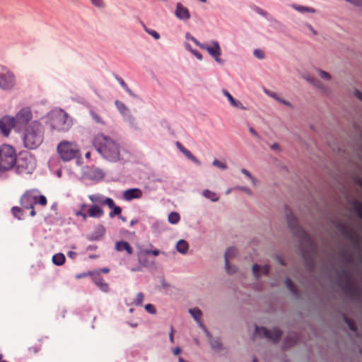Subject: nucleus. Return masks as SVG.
Masks as SVG:
<instances>
[{
    "label": "nucleus",
    "mask_w": 362,
    "mask_h": 362,
    "mask_svg": "<svg viewBox=\"0 0 362 362\" xmlns=\"http://www.w3.org/2000/svg\"><path fill=\"white\" fill-rule=\"evenodd\" d=\"M88 197L91 202V204L82 203L79 209L75 211V216L81 217L83 221H87L88 218H101L105 214L102 206L111 204L112 198L106 197L101 194H90Z\"/></svg>",
    "instance_id": "obj_1"
},
{
    "label": "nucleus",
    "mask_w": 362,
    "mask_h": 362,
    "mask_svg": "<svg viewBox=\"0 0 362 362\" xmlns=\"http://www.w3.org/2000/svg\"><path fill=\"white\" fill-rule=\"evenodd\" d=\"M96 151L106 160L117 161L120 156L119 144L110 137L103 134L96 135L93 140Z\"/></svg>",
    "instance_id": "obj_2"
},
{
    "label": "nucleus",
    "mask_w": 362,
    "mask_h": 362,
    "mask_svg": "<svg viewBox=\"0 0 362 362\" xmlns=\"http://www.w3.org/2000/svg\"><path fill=\"white\" fill-rule=\"evenodd\" d=\"M44 128L38 121H33L25 127L22 141L25 148L28 149H36L43 142Z\"/></svg>",
    "instance_id": "obj_3"
},
{
    "label": "nucleus",
    "mask_w": 362,
    "mask_h": 362,
    "mask_svg": "<svg viewBox=\"0 0 362 362\" xmlns=\"http://www.w3.org/2000/svg\"><path fill=\"white\" fill-rule=\"evenodd\" d=\"M17 163L16 149L11 145L4 144L0 146V173L13 169Z\"/></svg>",
    "instance_id": "obj_4"
},
{
    "label": "nucleus",
    "mask_w": 362,
    "mask_h": 362,
    "mask_svg": "<svg viewBox=\"0 0 362 362\" xmlns=\"http://www.w3.org/2000/svg\"><path fill=\"white\" fill-rule=\"evenodd\" d=\"M286 218L288 226L291 230L293 235L299 239L301 244H305L310 247L309 249L313 248V241L309 235L305 231L298 223L296 218L291 212L286 214Z\"/></svg>",
    "instance_id": "obj_5"
},
{
    "label": "nucleus",
    "mask_w": 362,
    "mask_h": 362,
    "mask_svg": "<svg viewBox=\"0 0 362 362\" xmlns=\"http://www.w3.org/2000/svg\"><path fill=\"white\" fill-rule=\"evenodd\" d=\"M57 153L64 161H69L80 154L78 144L74 141H62L57 145Z\"/></svg>",
    "instance_id": "obj_6"
},
{
    "label": "nucleus",
    "mask_w": 362,
    "mask_h": 362,
    "mask_svg": "<svg viewBox=\"0 0 362 362\" xmlns=\"http://www.w3.org/2000/svg\"><path fill=\"white\" fill-rule=\"evenodd\" d=\"M50 124L52 129L58 132H67L72 124L68 115L62 110L52 114Z\"/></svg>",
    "instance_id": "obj_7"
},
{
    "label": "nucleus",
    "mask_w": 362,
    "mask_h": 362,
    "mask_svg": "<svg viewBox=\"0 0 362 362\" xmlns=\"http://www.w3.org/2000/svg\"><path fill=\"white\" fill-rule=\"evenodd\" d=\"M16 166L18 174H30L35 168V161L33 156L25 154L17 160Z\"/></svg>",
    "instance_id": "obj_8"
},
{
    "label": "nucleus",
    "mask_w": 362,
    "mask_h": 362,
    "mask_svg": "<svg viewBox=\"0 0 362 362\" xmlns=\"http://www.w3.org/2000/svg\"><path fill=\"white\" fill-rule=\"evenodd\" d=\"M16 85V78L12 71L5 66H0V88L11 90Z\"/></svg>",
    "instance_id": "obj_9"
},
{
    "label": "nucleus",
    "mask_w": 362,
    "mask_h": 362,
    "mask_svg": "<svg viewBox=\"0 0 362 362\" xmlns=\"http://www.w3.org/2000/svg\"><path fill=\"white\" fill-rule=\"evenodd\" d=\"M337 228L345 239L354 245L358 243V234L351 223H340L338 225Z\"/></svg>",
    "instance_id": "obj_10"
},
{
    "label": "nucleus",
    "mask_w": 362,
    "mask_h": 362,
    "mask_svg": "<svg viewBox=\"0 0 362 362\" xmlns=\"http://www.w3.org/2000/svg\"><path fill=\"white\" fill-rule=\"evenodd\" d=\"M255 334L260 337H264L274 342L278 341L281 337V332L278 328L267 329L263 327H255Z\"/></svg>",
    "instance_id": "obj_11"
},
{
    "label": "nucleus",
    "mask_w": 362,
    "mask_h": 362,
    "mask_svg": "<svg viewBox=\"0 0 362 362\" xmlns=\"http://www.w3.org/2000/svg\"><path fill=\"white\" fill-rule=\"evenodd\" d=\"M38 197V191L31 189L26 191L21 198V205L27 209H33L37 203Z\"/></svg>",
    "instance_id": "obj_12"
},
{
    "label": "nucleus",
    "mask_w": 362,
    "mask_h": 362,
    "mask_svg": "<svg viewBox=\"0 0 362 362\" xmlns=\"http://www.w3.org/2000/svg\"><path fill=\"white\" fill-rule=\"evenodd\" d=\"M204 50L207 52L214 58V59L218 64H222L224 60L221 58L222 54L221 48L218 41L212 40L209 45H205Z\"/></svg>",
    "instance_id": "obj_13"
},
{
    "label": "nucleus",
    "mask_w": 362,
    "mask_h": 362,
    "mask_svg": "<svg viewBox=\"0 0 362 362\" xmlns=\"http://www.w3.org/2000/svg\"><path fill=\"white\" fill-rule=\"evenodd\" d=\"M159 253L160 250H139L137 255L139 262L141 264L147 266L153 262V259Z\"/></svg>",
    "instance_id": "obj_14"
},
{
    "label": "nucleus",
    "mask_w": 362,
    "mask_h": 362,
    "mask_svg": "<svg viewBox=\"0 0 362 362\" xmlns=\"http://www.w3.org/2000/svg\"><path fill=\"white\" fill-rule=\"evenodd\" d=\"M16 126L14 117L4 116L0 119V131L5 136H8L11 129Z\"/></svg>",
    "instance_id": "obj_15"
},
{
    "label": "nucleus",
    "mask_w": 362,
    "mask_h": 362,
    "mask_svg": "<svg viewBox=\"0 0 362 362\" xmlns=\"http://www.w3.org/2000/svg\"><path fill=\"white\" fill-rule=\"evenodd\" d=\"M33 115L31 110L28 107L21 109L16 115L15 122L16 126L24 125L28 123L32 119Z\"/></svg>",
    "instance_id": "obj_16"
},
{
    "label": "nucleus",
    "mask_w": 362,
    "mask_h": 362,
    "mask_svg": "<svg viewBox=\"0 0 362 362\" xmlns=\"http://www.w3.org/2000/svg\"><path fill=\"white\" fill-rule=\"evenodd\" d=\"M174 13L177 18L182 21H187L191 18L189 9L180 2L176 4Z\"/></svg>",
    "instance_id": "obj_17"
},
{
    "label": "nucleus",
    "mask_w": 362,
    "mask_h": 362,
    "mask_svg": "<svg viewBox=\"0 0 362 362\" xmlns=\"http://www.w3.org/2000/svg\"><path fill=\"white\" fill-rule=\"evenodd\" d=\"M94 284L103 291L107 292L108 291L109 286L108 284L105 281V280L101 277L99 272H93V274L91 277Z\"/></svg>",
    "instance_id": "obj_18"
},
{
    "label": "nucleus",
    "mask_w": 362,
    "mask_h": 362,
    "mask_svg": "<svg viewBox=\"0 0 362 362\" xmlns=\"http://www.w3.org/2000/svg\"><path fill=\"white\" fill-rule=\"evenodd\" d=\"M141 197L142 192L138 188L129 189L123 192V198L127 201H131L134 199H139Z\"/></svg>",
    "instance_id": "obj_19"
},
{
    "label": "nucleus",
    "mask_w": 362,
    "mask_h": 362,
    "mask_svg": "<svg viewBox=\"0 0 362 362\" xmlns=\"http://www.w3.org/2000/svg\"><path fill=\"white\" fill-rule=\"evenodd\" d=\"M87 176L92 180H101L104 177L103 172L97 168H88L86 171Z\"/></svg>",
    "instance_id": "obj_20"
},
{
    "label": "nucleus",
    "mask_w": 362,
    "mask_h": 362,
    "mask_svg": "<svg viewBox=\"0 0 362 362\" xmlns=\"http://www.w3.org/2000/svg\"><path fill=\"white\" fill-rule=\"evenodd\" d=\"M234 251L235 250H226L224 255L226 270L228 274H234L236 272V267L235 266H231L229 263Z\"/></svg>",
    "instance_id": "obj_21"
},
{
    "label": "nucleus",
    "mask_w": 362,
    "mask_h": 362,
    "mask_svg": "<svg viewBox=\"0 0 362 362\" xmlns=\"http://www.w3.org/2000/svg\"><path fill=\"white\" fill-rule=\"evenodd\" d=\"M189 312L192 315L193 318L199 323V326L205 331V332L209 337L208 331L206 330L205 326L203 325V323L201 320V317L202 315V311L199 309L195 308L189 309Z\"/></svg>",
    "instance_id": "obj_22"
},
{
    "label": "nucleus",
    "mask_w": 362,
    "mask_h": 362,
    "mask_svg": "<svg viewBox=\"0 0 362 362\" xmlns=\"http://www.w3.org/2000/svg\"><path fill=\"white\" fill-rule=\"evenodd\" d=\"M344 274L345 276L346 279H345L344 282L342 283L341 288L345 293H349L354 289L353 285L351 283V276H350V274H349V272H345V271L344 272Z\"/></svg>",
    "instance_id": "obj_23"
},
{
    "label": "nucleus",
    "mask_w": 362,
    "mask_h": 362,
    "mask_svg": "<svg viewBox=\"0 0 362 362\" xmlns=\"http://www.w3.org/2000/svg\"><path fill=\"white\" fill-rule=\"evenodd\" d=\"M351 209L356 215L362 220V202L354 199L350 202Z\"/></svg>",
    "instance_id": "obj_24"
},
{
    "label": "nucleus",
    "mask_w": 362,
    "mask_h": 362,
    "mask_svg": "<svg viewBox=\"0 0 362 362\" xmlns=\"http://www.w3.org/2000/svg\"><path fill=\"white\" fill-rule=\"evenodd\" d=\"M115 104L119 111V112L124 116L127 117H132V115L130 112L129 109L122 102L119 100H116Z\"/></svg>",
    "instance_id": "obj_25"
},
{
    "label": "nucleus",
    "mask_w": 362,
    "mask_h": 362,
    "mask_svg": "<svg viewBox=\"0 0 362 362\" xmlns=\"http://www.w3.org/2000/svg\"><path fill=\"white\" fill-rule=\"evenodd\" d=\"M106 206H107L110 209H112V211L109 214V216L110 218H113L116 216L120 215V214L122 212V209L119 206H116V204L112 199V204H107Z\"/></svg>",
    "instance_id": "obj_26"
},
{
    "label": "nucleus",
    "mask_w": 362,
    "mask_h": 362,
    "mask_svg": "<svg viewBox=\"0 0 362 362\" xmlns=\"http://www.w3.org/2000/svg\"><path fill=\"white\" fill-rule=\"evenodd\" d=\"M262 269V272L267 275L269 274V267L268 265H264L263 266L262 268L258 265V264H254L253 267H252V272H253V274L254 275L256 276V277H259V270Z\"/></svg>",
    "instance_id": "obj_27"
},
{
    "label": "nucleus",
    "mask_w": 362,
    "mask_h": 362,
    "mask_svg": "<svg viewBox=\"0 0 362 362\" xmlns=\"http://www.w3.org/2000/svg\"><path fill=\"white\" fill-rule=\"evenodd\" d=\"M52 262L58 266L62 265L65 262V256L61 252L57 253L52 257Z\"/></svg>",
    "instance_id": "obj_28"
},
{
    "label": "nucleus",
    "mask_w": 362,
    "mask_h": 362,
    "mask_svg": "<svg viewBox=\"0 0 362 362\" xmlns=\"http://www.w3.org/2000/svg\"><path fill=\"white\" fill-rule=\"evenodd\" d=\"M202 194L204 197L210 199L212 202H217L218 200V195L215 192H211L209 189L204 190Z\"/></svg>",
    "instance_id": "obj_29"
},
{
    "label": "nucleus",
    "mask_w": 362,
    "mask_h": 362,
    "mask_svg": "<svg viewBox=\"0 0 362 362\" xmlns=\"http://www.w3.org/2000/svg\"><path fill=\"white\" fill-rule=\"evenodd\" d=\"M168 221L172 224L177 223L180 220V216L177 212H171L168 215Z\"/></svg>",
    "instance_id": "obj_30"
},
{
    "label": "nucleus",
    "mask_w": 362,
    "mask_h": 362,
    "mask_svg": "<svg viewBox=\"0 0 362 362\" xmlns=\"http://www.w3.org/2000/svg\"><path fill=\"white\" fill-rule=\"evenodd\" d=\"M105 232V229L103 227V226L99 225L97 227L96 230H95V233H97V235H91V237L90 238V239L97 240L99 238L102 237L104 235Z\"/></svg>",
    "instance_id": "obj_31"
},
{
    "label": "nucleus",
    "mask_w": 362,
    "mask_h": 362,
    "mask_svg": "<svg viewBox=\"0 0 362 362\" xmlns=\"http://www.w3.org/2000/svg\"><path fill=\"white\" fill-rule=\"evenodd\" d=\"M183 154L195 164L198 165L202 164L201 161L197 158H196L189 150L187 149L185 151Z\"/></svg>",
    "instance_id": "obj_32"
},
{
    "label": "nucleus",
    "mask_w": 362,
    "mask_h": 362,
    "mask_svg": "<svg viewBox=\"0 0 362 362\" xmlns=\"http://www.w3.org/2000/svg\"><path fill=\"white\" fill-rule=\"evenodd\" d=\"M285 283L286 287L290 291H291L293 294H297L298 291L296 286L289 278L286 279Z\"/></svg>",
    "instance_id": "obj_33"
},
{
    "label": "nucleus",
    "mask_w": 362,
    "mask_h": 362,
    "mask_svg": "<svg viewBox=\"0 0 362 362\" xmlns=\"http://www.w3.org/2000/svg\"><path fill=\"white\" fill-rule=\"evenodd\" d=\"M116 79L117 81L119 82V83L121 85V86L130 95H132L134 96V94L133 93V92L132 91V90H130L128 87V86L127 85V83H125V81L119 76H116Z\"/></svg>",
    "instance_id": "obj_34"
},
{
    "label": "nucleus",
    "mask_w": 362,
    "mask_h": 362,
    "mask_svg": "<svg viewBox=\"0 0 362 362\" xmlns=\"http://www.w3.org/2000/svg\"><path fill=\"white\" fill-rule=\"evenodd\" d=\"M11 212L13 216L18 219H21L22 216L23 215L22 209L18 206H13L11 209Z\"/></svg>",
    "instance_id": "obj_35"
},
{
    "label": "nucleus",
    "mask_w": 362,
    "mask_h": 362,
    "mask_svg": "<svg viewBox=\"0 0 362 362\" xmlns=\"http://www.w3.org/2000/svg\"><path fill=\"white\" fill-rule=\"evenodd\" d=\"M293 8L296 10H297L301 13H304V12L314 13L315 12V10L310 7H305V6H293Z\"/></svg>",
    "instance_id": "obj_36"
},
{
    "label": "nucleus",
    "mask_w": 362,
    "mask_h": 362,
    "mask_svg": "<svg viewBox=\"0 0 362 362\" xmlns=\"http://www.w3.org/2000/svg\"><path fill=\"white\" fill-rule=\"evenodd\" d=\"M144 30L148 33L150 35H151L154 39L156 40H158L160 39V35L158 32H156V30H151L149 28H148L145 25H144Z\"/></svg>",
    "instance_id": "obj_37"
},
{
    "label": "nucleus",
    "mask_w": 362,
    "mask_h": 362,
    "mask_svg": "<svg viewBox=\"0 0 362 362\" xmlns=\"http://www.w3.org/2000/svg\"><path fill=\"white\" fill-rule=\"evenodd\" d=\"M241 172L251 180L253 185H257V180L250 174L247 170L243 168L241 169Z\"/></svg>",
    "instance_id": "obj_38"
},
{
    "label": "nucleus",
    "mask_w": 362,
    "mask_h": 362,
    "mask_svg": "<svg viewBox=\"0 0 362 362\" xmlns=\"http://www.w3.org/2000/svg\"><path fill=\"white\" fill-rule=\"evenodd\" d=\"M210 344L211 347L216 350H218L221 347V344L218 338L210 339Z\"/></svg>",
    "instance_id": "obj_39"
},
{
    "label": "nucleus",
    "mask_w": 362,
    "mask_h": 362,
    "mask_svg": "<svg viewBox=\"0 0 362 362\" xmlns=\"http://www.w3.org/2000/svg\"><path fill=\"white\" fill-rule=\"evenodd\" d=\"M115 247V249H132L130 245L125 241L117 242Z\"/></svg>",
    "instance_id": "obj_40"
},
{
    "label": "nucleus",
    "mask_w": 362,
    "mask_h": 362,
    "mask_svg": "<svg viewBox=\"0 0 362 362\" xmlns=\"http://www.w3.org/2000/svg\"><path fill=\"white\" fill-rule=\"evenodd\" d=\"M91 4L98 8H104L106 6L103 0H90Z\"/></svg>",
    "instance_id": "obj_41"
},
{
    "label": "nucleus",
    "mask_w": 362,
    "mask_h": 362,
    "mask_svg": "<svg viewBox=\"0 0 362 362\" xmlns=\"http://www.w3.org/2000/svg\"><path fill=\"white\" fill-rule=\"evenodd\" d=\"M189 245L185 240H180L177 243L176 249H188Z\"/></svg>",
    "instance_id": "obj_42"
},
{
    "label": "nucleus",
    "mask_w": 362,
    "mask_h": 362,
    "mask_svg": "<svg viewBox=\"0 0 362 362\" xmlns=\"http://www.w3.org/2000/svg\"><path fill=\"white\" fill-rule=\"evenodd\" d=\"M213 165H214L216 168H218L221 170H226L227 169V165L224 163L221 162L220 160L215 159L213 161Z\"/></svg>",
    "instance_id": "obj_43"
},
{
    "label": "nucleus",
    "mask_w": 362,
    "mask_h": 362,
    "mask_svg": "<svg viewBox=\"0 0 362 362\" xmlns=\"http://www.w3.org/2000/svg\"><path fill=\"white\" fill-rule=\"evenodd\" d=\"M253 54L256 58L259 59H262L265 57L264 52L259 49H255Z\"/></svg>",
    "instance_id": "obj_44"
},
{
    "label": "nucleus",
    "mask_w": 362,
    "mask_h": 362,
    "mask_svg": "<svg viewBox=\"0 0 362 362\" xmlns=\"http://www.w3.org/2000/svg\"><path fill=\"white\" fill-rule=\"evenodd\" d=\"M37 203H38L41 206H46L47 204V198L44 195H40L38 194Z\"/></svg>",
    "instance_id": "obj_45"
},
{
    "label": "nucleus",
    "mask_w": 362,
    "mask_h": 362,
    "mask_svg": "<svg viewBox=\"0 0 362 362\" xmlns=\"http://www.w3.org/2000/svg\"><path fill=\"white\" fill-rule=\"evenodd\" d=\"M144 294L142 293H139L136 295V300H135V304L136 305H141L142 303H143V300H144Z\"/></svg>",
    "instance_id": "obj_46"
},
{
    "label": "nucleus",
    "mask_w": 362,
    "mask_h": 362,
    "mask_svg": "<svg viewBox=\"0 0 362 362\" xmlns=\"http://www.w3.org/2000/svg\"><path fill=\"white\" fill-rule=\"evenodd\" d=\"M93 274V272H83L81 274H78L76 275V279H80L85 278L87 276L92 277Z\"/></svg>",
    "instance_id": "obj_47"
},
{
    "label": "nucleus",
    "mask_w": 362,
    "mask_h": 362,
    "mask_svg": "<svg viewBox=\"0 0 362 362\" xmlns=\"http://www.w3.org/2000/svg\"><path fill=\"white\" fill-rule=\"evenodd\" d=\"M90 114L92 117V118L97 122V123H103V120L101 119V117L97 114L95 113L94 111L91 110L90 112Z\"/></svg>",
    "instance_id": "obj_48"
},
{
    "label": "nucleus",
    "mask_w": 362,
    "mask_h": 362,
    "mask_svg": "<svg viewBox=\"0 0 362 362\" xmlns=\"http://www.w3.org/2000/svg\"><path fill=\"white\" fill-rule=\"evenodd\" d=\"M318 74H319V76L322 78V79H325V80H329L331 76L329 75V73L325 71H322V70H319L318 71Z\"/></svg>",
    "instance_id": "obj_49"
},
{
    "label": "nucleus",
    "mask_w": 362,
    "mask_h": 362,
    "mask_svg": "<svg viewBox=\"0 0 362 362\" xmlns=\"http://www.w3.org/2000/svg\"><path fill=\"white\" fill-rule=\"evenodd\" d=\"M145 309L148 313L151 314H155L156 313V310L154 305L152 304H146L145 305Z\"/></svg>",
    "instance_id": "obj_50"
},
{
    "label": "nucleus",
    "mask_w": 362,
    "mask_h": 362,
    "mask_svg": "<svg viewBox=\"0 0 362 362\" xmlns=\"http://www.w3.org/2000/svg\"><path fill=\"white\" fill-rule=\"evenodd\" d=\"M344 320H345V322L347 324V325L349 326V329L353 331V332H356V326L354 325V324L351 322V320H350L349 319H348L347 317H344Z\"/></svg>",
    "instance_id": "obj_51"
},
{
    "label": "nucleus",
    "mask_w": 362,
    "mask_h": 362,
    "mask_svg": "<svg viewBox=\"0 0 362 362\" xmlns=\"http://www.w3.org/2000/svg\"><path fill=\"white\" fill-rule=\"evenodd\" d=\"M230 105L233 107H238L240 109H245L243 104L240 101L236 100L235 99L230 103Z\"/></svg>",
    "instance_id": "obj_52"
},
{
    "label": "nucleus",
    "mask_w": 362,
    "mask_h": 362,
    "mask_svg": "<svg viewBox=\"0 0 362 362\" xmlns=\"http://www.w3.org/2000/svg\"><path fill=\"white\" fill-rule=\"evenodd\" d=\"M223 93L228 98V100H229L230 103L233 100H235V98L232 96V95L228 91H227L226 90H223Z\"/></svg>",
    "instance_id": "obj_53"
},
{
    "label": "nucleus",
    "mask_w": 362,
    "mask_h": 362,
    "mask_svg": "<svg viewBox=\"0 0 362 362\" xmlns=\"http://www.w3.org/2000/svg\"><path fill=\"white\" fill-rule=\"evenodd\" d=\"M191 40L194 42L197 46H199L202 49H204L206 44L201 43L195 37H191Z\"/></svg>",
    "instance_id": "obj_54"
},
{
    "label": "nucleus",
    "mask_w": 362,
    "mask_h": 362,
    "mask_svg": "<svg viewBox=\"0 0 362 362\" xmlns=\"http://www.w3.org/2000/svg\"><path fill=\"white\" fill-rule=\"evenodd\" d=\"M265 93L270 97L274 98L275 100H279V97L278 96V95L276 93L269 91V90H266Z\"/></svg>",
    "instance_id": "obj_55"
},
{
    "label": "nucleus",
    "mask_w": 362,
    "mask_h": 362,
    "mask_svg": "<svg viewBox=\"0 0 362 362\" xmlns=\"http://www.w3.org/2000/svg\"><path fill=\"white\" fill-rule=\"evenodd\" d=\"M354 182L362 189V178L359 176L354 177Z\"/></svg>",
    "instance_id": "obj_56"
},
{
    "label": "nucleus",
    "mask_w": 362,
    "mask_h": 362,
    "mask_svg": "<svg viewBox=\"0 0 362 362\" xmlns=\"http://www.w3.org/2000/svg\"><path fill=\"white\" fill-rule=\"evenodd\" d=\"M192 53L199 59V60H202V55L200 52H199L198 51L194 49V50H192Z\"/></svg>",
    "instance_id": "obj_57"
},
{
    "label": "nucleus",
    "mask_w": 362,
    "mask_h": 362,
    "mask_svg": "<svg viewBox=\"0 0 362 362\" xmlns=\"http://www.w3.org/2000/svg\"><path fill=\"white\" fill-rule=\"evenodd\" d=\"M30 352L37 353L40 350V346H30L28 348Z\"/></svg>",
    "instance_id": "obj_58"
},
{
    "label": "nucleus",
    "mask_w": 362,
    "mask_h": 362,
    "mask_svg": "<svg viewBox=\"0 0 362 362\" xmlns=\"http://www.w3.org/2000/svg\"><path fill=\"white\" fill-rule=\"evenodd\" d=\"M170 340L172 343L174 342V330L173 326L170 327V332L169 334Z\"/></svg>",
    "instance_id": "obj_59"
},
{
    "label": "nucleus",
    "mask_w": 362,
    "mask_h": 362,
    "mask_svg": "<svg viewBox=\"0 0 362 362\" xmlns=\"http://www.w3.org/2000/svg\"><path fill=\"white\" fill-rule=\"evenodd\" d=\"M176 146L177 148L183 153L185 151L187 150L180 142L176 143Z\"/></svg>",
    "instance_id": "obj_60"
},
{
    "label": "nucleus",
    "mask_w": 362,
    "mask_h": 362,
    "mask_svg": "<svg viewBox=\"0 0 362 362\" xmlns=\"http://www.w3.org/2000/svg\"><path fill=\"white\" fill-rule=\"evenodd\" d=\"M240 189L242 191L245 192L246 194H247L248 195H250V196H251V195H252V192H251V190H250L249 188H247V187H240Z\"/></svg>",
    "instance_id": "obj_61"
},
{
    "label": "nucleus",
    "mask_w": 362,
    "mask_h": 362,
    "mask_svg": "<svg viewBox=\"0 0 362 362\" xmlns=\"http://www.w3.org/2000/svg\"><path fill=\"white\" fill-rule=\"evenodd\" d=\"M307 28H308V30L314 35H316L317 34V31L314 29V28L310 25V24H307L306 25Z\"/></svg>",
    "instance_id": "obj_62"
},
{
    "label": "nucleus",
    "mask_w": 362,
    "mask_h": 362,
    "mask_svg": "<svg viewBox=\"0 0 362 362\" xmlns=\"http://www.w3.org/2000/svg\"><path fill=\"white\" fill-rule=\"evenodd\" d=\"M310 81V82L313 83L315 86H317L318 88H321V83L317 79L312 78Z\"/></svg>",
    "instance_id": "obj_63"
},
{
    "label": "nucleus",
    "mask_w": 362,
    "mask_h": 362,
    "mask_svg": "<svg viewBox=\"0 0 362 362\" xmlns=\"http://www.w3.org/2000/svg\"><path fill=\"white\" fill-rule=\"evenodd\" d=\"M354 95H356V97L359 99L360 100L362 101V93L360 92L359 90H355L354 91Z\"/></svg>",
    "instance_id": "obj_64"
}]
</instances>
